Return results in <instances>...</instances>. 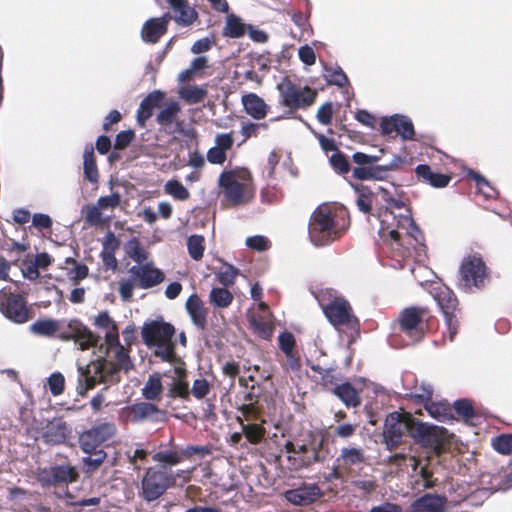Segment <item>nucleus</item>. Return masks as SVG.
<instances>
[{
	"label": "nucleus",
	"instance_id": "f257e3e1",
	"mask_svg": "<svg viewBox=\"0 0 512 512\" xmlns=\"http://www.w3.org/2000/svg\"><path fill=\"white\" fill-rule=\"evenodd\" d=\"M325 317L337 330L357 322L350 303L332 288L320 289L314 293Z\"/></svg>",
	"mask_w": 512,
	"mask_h": 512
},
{
	"label": "nucleus",
	"instance_id": "f03ea898",
	"mask_svg": "<svg viewBox=\"0 0 512 512\" xmlns=\"http://www.w3.org/2000/svg\"><path fill=\"white\" fill-rule=\"evenodd\" d=\"M343 232L344 228L336 222L329 207L320 206L311 215L308 234L314 246L329 245L337 240Z\"/></svg>",
	"mask_w": 512,
	"mask_h": 512
},
{
	"label": "nucleus",
	"instance_id": "7ed1b4c3",
	"mask_svg": "<svg viewBox=\"0 0 512 512\" xmlns=\"http://www.w3.org/2000/svg\"><path fill=\"white\" fill-rule=\"evenodd\" d=\"M119 371L113 361L99 357L86 366H78V381L80 384H85L86 391L92 389L97 383L117 382Z\"/></svg>",
	"mask_w": 512,
	"mask_h": 512
},
{
	"label": "nucleus",
	"instance_id": "20e7f679",
	"mask_svg": "<svg viewBox=\"0 0 512 512\" xmlns=\"http://www.w3.org/2000/svg\"><path fill=\"white\" fill-rule=\"evenodd\" d=\"M459 286L466 292L483 288L488 279V268L481 255L474 253L464 257L459 267Z\"/></svg>",
	"mask_w": 512,
	"mask_h": 512
},
{
	"label": "nucleus",
	"instance_id": "39448f33",
	"mask_svg": "<svg viewBox=\"0 0 512 512\" xmlns=\"http://www.w3.org/2000/svg\"><path fill=\"white\" fill-rule=\"evenodd\" d=\"M176 482L175 475L163 466L161 469L148 468L141 482V495L151 502L162 496Z\"/></svg>",
	"mask_w": 512,
	"mask_h": 512
},
{
	"label": "nucleus",
	"instance_id": "423d86ee",
	"mask_svg": "<svg viewBox=\"0 0 512 512\" xmlns=\"http://www.w3.org/2000/svg\"><path fill=\"white\" fill-rule=\"evenodd\" d=\"M280 95V103L290 109H305L311 106L316 98V91L308 86H296L287 77L277 84Z\"/></svg>",
	"mask_w": 512,
	"mask_h": 512
},
{
	"label": "nucleus",
	"instance_id": "0eeeda50",
	"mask_svg": "<svg viewBox=\"0 0 512 512\" xmlns=\"http://www.w3.org/2000/svg\"><path fill=\"white\" fill-rule=\"evenodd\" d=\"M433 298L444 316V321L447 327V333H444V336H448L450 342H452L459 327L458 317L456 314L458 300L453 291L446 286L435 287L433 289Z\"/></svg>",
	"mask_w": 512,
	"mask_h": 512
},
{
	"label": "nucleus",
	"instance_id": "6e6552de",
	"mask_svg": "<svg viewBox=\"0 0 512 512\" xmlns=\"http://www.w3.org/2000/svg\"><path fill=\"white\" fill-rule=\"evenodd\" d=\"M426 309L421 307H407L398 316L399 330L408 339L406 344H414L424 337V316Z\"/></svg>",
	"mask_w": 512,
	"mask_h": 512
},
{
	"label": "nucleus",
	"instance_id": "1a4fd4ad",
	"mask_svg": "<svg viewBox=\"0 0 512 512\" xmlns=\"http://www.w3.org/2000/svg\"><path fill=\"white\" fill-rule=\"evenodd\" d=\"M61 327L58 337L64 341L74 340L80 350H87L97 344V338L81 321L71 319L60 320Z\"/></svg>",
	"mask_w": 512,
	"mask_h": 512
},
{
	"label": "nucleus",
	"instance_id": "9d476101",
	"mask_svg": "<svg viewBox=\"0 0 512 512\" xmlns=\"http://www.w3.org/2000/svg\"><path fill=\"white\" fill-rule=\"evenodd\" d=\"M77 469L70 464H56L41 469L38 480L42 486H67L78 478Z\"/></svg>",
	"mask_w": 512,
	"mask_h": 512
},
{
	"label": "nucleus",
	"instance_id": "9b49d317",
	"mask_svg": "<svg viewBox=\"0 0 512 512\" xmlns=\"http://www.w3.org/2000/svg\"><path fill=\"white\" fill-rule=\"evenodd\" d=\"M72 431V426L63 418H53L41 428L40 439L49 446L68 445Z\"/></svg>",
	"mask_w": 512,
	"mask_h": 512
},
{
	"label": "nucleus",
	"instance_id": "f8f14e48",
	"mask_svg": "<svg viewBox=\"0 0 512 512\" xmlns=\"http://www.w3.org/2000/svg\"><path fill=\"white\" fill-rule=\"evenodd\" d=\"M0 311L14 323L22 324L29 319V310L23 296L0 291Z\"/></svg>",
	"mask_w": 512,
	"mask_h": 512
},
{
	"label": "nucleus",
	"instance_id": "ddd939ff",
	"mask_svg": "<svg viewBox=\"0 0 512 512\" xmlns=\"http://www.w3.org/2000/svg\"><path fill=\"white\" fill-rule=\"evenodd\" d=\"M405 163V158L395 155L392 160L383 165L364 167H354L352 175L355 179L360 181H385L393 171H397Z\"/></svg>",
	"mask_w": 512,
	"mask_h": 512
},
{
	"label": "nucleus",
	"instance_id": "4468645a",
	"mask_svg": "<svg viewBox=\"0 0 512 512\" xmlns=\"http://www.w3.org/2000/svg\"><path fill=\"white\" fill-rule=\"evenodd\" d=\"M116 433V426L111 422H104L93 426L83 432L79 437V444L84 453H89L109 440Z\"/></svg>",
	"mask_w": 512,
	"mask_h": 512
},
{
	"label": "nucleus",
	"instance_id": "2eb2a0df",
	"mask_svg": "<svg viewBox=\"0 0 512 512\" xmlns=\"http://www.w3.org/2000/svg\"><path fill=\"white\" fill-rule=\"evenodd\" d=\"M123 415L126 421L134 424L144 421L157 423L165 420V412L150 402H138L129 405L123 409Z\"/></svg>",
	"mask_w": 512,
	"mask_h": 512
},
{
	"label": "nucleus",
	"instance_id": "dca6fc26",
	"mask_svg": "<svg viewBox=\"0 0 512 512\" xmlns=\"http://www.w3.org/2000/svg\"><path fill=\"white\" fill-rule=\"evenodd\" d=\"M129 276L136 282V287L140 289H150L165 279V274L156 268L153 263L133 265L128 270Z\"/></svg>",
	"mask_w": 512,
	"mask_h": 512
},
{
	"label": "nucleus",
	"instance_id": "f3484780",
	"mask_svg": "<svg viewBox=\"0 0 512 512\" xmlns=\"http://www.w3.org/2000/svg\"><path fill=\"white\" fill-rule=\"evenodd\" d=\"M380 129L383 135H389L395 131L403 141L413 140L415 136L411 119L401 114H394L389 118L384 117L381 120Z\"/></svg>",
	"mask_w": 512,
	"mask_h": 512
},
{
	"label": "nucleus",
	"instance_id": "a211bd4d",
	"mask_svg": "<svg viewBox=\"0 0 512 512\" xmlns=\"http://www.w3.org/2000/svg\"><path fill=\"white\" fill-rule=\"evenodd\" d=\"M175 333L173 325L166 322L152 321L145 324L141 335L145 344L152 347L154 344L170 343Z\"/></svg>",
	"mask_w": 512,
	"mask_h": 512
},
{
	"label": "nucleus",
	"instance_id": "6ab92c4d",
	"mask_svg": "<svg viewBox=\"0 0 512 512\" xmlns=\"http://www.w3.org/2000/svg\"><path fill=\"white\" fill-rule=\"evenodd\" d=\"M404 429L408 430V424L402 421L400 413L392 412L386 417L383 440L387 450L392 451L402 442Z\"/></svg>",
	"mask_w": 512,
	"mask_h": 512
},
{
	"label": "nucleus",
	"instance_id": "aec40b11",
	"mask_svg": "<svg viewBox=\"0 0 512 512\" xmlns=\"http://www.w3.org/2000/svg\"><path fill=\"white\" fill-rule=\"evenodd\" d=\"M322 496L320 487L315 483H304L301 486L287 490L286 500L296 506H307Z\"/></svg>",
	"mask_w": 512,
	"mask_h": 512
},
{
	"label": "nucleus",
	"instance_id": "412c9836",
	"mask_svg": "<svg viewBox=\"0 0 512 512\" xmlns=\"http://www.w3.org/2000/svg\"><path fill=\"white\" fill-rule=\"evenodd\" d=\"M218 184L224 189L225 198L233 205L244 202L245 187L244 184L236 179L232 171H224L220 174Z\"/></svg>",
	"mask_w": 512,
	"mask_h": 512
},
{
	"label": "nucleus",
	"instance_id": "4be33fe9",
	"mask_svg": "<svg viewBox=\"0 0 512 512\" xmlns=\"http://www.w3.org/2000/svg\"><path fill=\"white\" fill-rule=\"evenodd\" d=\"M170 19L171 16L169 14L159 18L148 19L141 29L142 40L146 43H157L166 33Z\"/></svg>",
	"mask_w": 512,
	"mask_h": 512
},
{
	"label": "nucleus",
	"instance_id": "5701e85b",
	"mask_svg": "<svg viewBox=\"0 0 512 512\" xmlns=\"http://www.w3.org/2000/svg\"><path fill=\"white\" fill-rule=\"evenodd\" d=\"M174 12L173 19L183 27L192 25L198 18L197 11L189 5L188 0H166Z\"/></svg>",
	"mask_w": 512,
	"mask_h": 512
},
{
	"label": "nucleus",
	"instance_id": "b1692460",
	"mask_svg": "<svg viewBox=\"0 0 512 512\" xmlns=\"http://www.w3.org/2000/svg\"><path fill=\"white\" fill-rule=\"evenodd\" d=\"M164 93L160 90L150 92L140 103L137 110V123L143 127L146 121L153 115L155 108L159 107Z\"/></svg>",
	"mask_w": 512,
	"mask_h": 512
},
{
	"label": "nucleus",
	"instance_id": "393cba45",
	"mask_svg": "<svg viewBox=\"0 0 512 512\" xmlns=\"http://www.w3.org/2000/svg\"><path fill=\"white\" fill-rule=\"evenodd\" d=\"M185 307L192 323L198 329L204 330L207 325V310L203 301L196 294H192L188 297Z\"/></svg>",
	"mask_w": 512,
	"mask_h": 512
},
{
	"label": "nucleus",
	"instance_id": "a878e982",
	"mask_svg": "<svg viewBox=\"0 0 512 512\" xmlns=\"http://www.w3.org/2000/svg\"><path fill=\"white\" fill-rule=\"evenodd\" d=\"M245 112L256 120H261L268 113V105L264 99L255 93H248L242 97Z\"/></svg>",
	"mask_w": 512,
	"mask_h": 512
},
{
	"label": "nucleus",
	"instance_id": "bb28decb",
	"mask_svg": "<svg viewBox=\"0 0 512 512\" xmlns=\"http://www.w3.org/2000/svg\"><path fill=\"white\" fill-rule=\"evenodd\" d=\"M415 173L419 179L434 188H444L448 186L451 180L449 175L433 172L427 164L417 165Z\"/></svg>",
	"mask_w": 512,
	"mask_h": 512
},
{
	"label": "nucleus",
	"instance_id": "cd10ccee",
	"mask_svg": "<svg viewBox=\"0 0 512 512\" xmlns=\"http://www.w3.org/2000/svg\"><path fill=\"white\" fill-rule=\"evenodd\" d=\"M446 498L440 495L425 494L412 504L415 512H443Z\"/></svg>",
	"mask_w": 512,
	"mask_h": 512
},
{
	"label": "nucleus",
	"instance_id": "c85d7f7f",
	"mask_svg": "<svg viewBox=\"0 0 512 512\" xmlns=\"http://www.w3.org/2000/svg\"><path fill=\"white\" fill-rule=\"evenodd\" d=\"M408 431L415 442L425 447L431 446L436 440L434 427L426 423L413 422L412 425H408Z\"/></svg>",
	"mask_w": 512,
	"mask_h": 512
},
{
	"label": "nucleus",
	"instance_id": "c756f323",
	"mask_svg": "<svg viewBox=\"0 0 512 512\" xmlns=\"http://www.w3.org/2000/svg\"><path fill=\"white\" fill-rule=\"evenodd\" d=\"M333 393L346 407H357L361 403L357 390L349 382L336 385L333 389Z\"/></svg>",
	"mask_w": 512,
	"mask_h": 512
},
{
	"label": "nucleus",
	"instance_id": "7c9ffc66",
	"mask_svg": "<svg viewBox=\"0 0 512 512\" xmlns=\"http://www.w3.org/2000/svg\"><path fill=\"white\" fill-rule=\"evenodd\" d=\"M83 170L85 178L96 184L99 179V172L94 155V147L91 143H87L83 152Z\"/></svg>",
	"mask_w": 512,
	"mask_h": 512
},
{
	"label": "nucleus",
	"instance_id": "2f4dec72",
	"mask_svg": "<svg viewBox=\"0 0 512 512\" xmlns=\"http://www.w3.org/2000/svg\"><path fill=\"white\" fill-rule=\"evenodd\" d=\"M60 327V320L42 319L30 325V332L37 336L52 337L55 334L58 335Z\"/></svg>",
	"mask_w": 512,
	"mask_h": 512
},
{
	"label": "nucleus",
	"instance_id": "473e14b6",
	"mask_svg": "<svg viewBox=\"0 0 512 512\" xmlns=\"http://www.w3.org/2000/svg\"><path fill=\"white\" fill-rule=\"evenodd\" d=\"M323 77L330 85L343 87L348 83V77L343 69L338 65L323 64Z\"/></svg>",
	"mask_w": 512,
	"mask_h": 512
},
{
	"label": "nucleus",
	"instance_id": "72a5a7b5",
	"mask_svg": "<svg viewBox=\"0 0 512 512\" xmlns=\"http://www.w3.org/2000/svg\"><path fill=\"white\" fill-rule=\"evenodd\" d=\"M337 461L345 466L358 465L365 461V454L361 448L344 447L341 449Z\"/></svg>",
	"mask_w": 512,
	"mask_h": 512
},
{
	"label": "nucleus",
	"instance_id": "f704fd0d",
	"mask_svg": "<svg viewBox=\"0 0 512 512\" xmlns=\"http://www.w3.org/2000/svg\"><path fill=\"white\" fill-rule=\"evenodd\" d=\"M241 431L252 444L259 443L265 436L266 430L262 424L244 423L241 417H237Z\"/></svg>",
	"mask_w": 512,
	"mask_h": 512
},
{
	"label": "nucleus",
	"instance_id": "c9c22d12",
	"mask_svg": "<svg viewBox=\"0 0 512 512\" xmlns=\"http://www.w3.org/2000/svg\"><path fill=\"white\" fill-rule=\"evenodd\" d=\"M163 387L161 376L159 374H152L148 377L143 388L141 389L142 396L149 401L155 400L162 393Z\"/></svg>",
	"mask_w": 512,
	"mask_h": 512
},
{
	"label": "nucleus",
	"instance_id": "e433bc0d",
	"mask_svg": "<svg viewBox=\"0 0 512 512\" xmlns=\"http://www.w3.org/2000/svg\"><path fill=\"white\" fill-rule=\"evenodd\" d=\"M425 408L429 415L440 422H445L451 418V409L447 402H432L429 400L425 403Z\"/></svg>",
	"mask_w": 512,
	"mask_h": 512
},
{
	"label": "nucleus",
	"instance_id": "4c0bfd02",
	"mask_svg": "<svg viewBox=\"0 0 512 512\" xmlns=\"http://www.w3.org/2000/svg\"><path fill=\"white\" fill-rule=\"evenodd\" d=\"M233 294L223 287H214L210 291L209 300L215 308H227L233 301Z\"/></svg>",
	"mask_w": 512,
	"mask_h": 512
},
{
	"label": "nucleus",
	"instance_id": "58836bf2",
	"mask_svg": "<svg viewBox=\"0 0 512 512\" xmlns=\"http://www.w3.org/2000/svg\"><path fill=\"white\" fill-rule=\"evenodd\" d=\"M206 95V88L200 86H184L179 89V96L188 104L200 103Z\"/></svg>",
	"mask_w": 512,
	"mask_h": 512
},
{
	"label": "nucleus",
	"instance_id": "ea45409f",
	"mask_svg": "<svg viewBox=\"0 0 512 512\" xmlns=\"http://www.w3.org/2000/svg\"><path fill=\"white\" fill-rule=\"evenodd\" d=\"M180 104L177 101L169 102L157 115L156 121L161 126L172 124L180 112Z\"/></svg>",
	"mask_w": 512,
	"mask_h": 512
},
{
	"label": "nucleus",
	"instance_id": "a19ab883",
	"mask_svg": "<svg viewBox=\"0 0 512 512\" xmlns=\"http://www.w3.org/2000/svg\"><path fill=\"white\" fill-rule=\"evenodd\" d=\"M222 33L226 37L240 38L245 34V25L239 17L231 14L226 19Z\"/></svg>",
	"mask_w": 512,
	"mask_h": 512
},
{
	"label": "nucleus",
	"instance_id": "79ce46f5",
	"mask_svg": "<svg viewBox=\"0 0 512 512\" xmlns=\"http://www.w3.org/2000/svg\"><path fill=\"white\" fill-rule=\"evenodd\" d=\"M398 227L407 230V233L417 242L420 243L422 240V234L418 226L415 224L409 210L406 214H400L398 220Z\"/></svg>",
	"mask_w": 512,
	"mask_h": 512
},
{
	"label": "nucleus",
	"instance_id": "37998d69",
	"mask_svg": "<svg viewBox=\"0 0 512 512\" xmlns=\"http://www.w3.org/2000/svg\"><path fill=\"white\" fill-rule=\"evenodd\" d=\"M329 164L332 169L340 175H345L351 170L348 157L340 150H336V152L332 153L329 157Z\"/></svg>",
	"mask_w": 512,
	"mask_h": 512
},
{
	"label": "nucleus",
	"instance_id": "c03bdc74",
	"mask_svg": "<svg viewBox=\"0 0 512 512\" xmlns=\"http://www.w3.org/2000/svg\"><path fill=\"white\" fill-rule=\"evenodd\" d=\"M270 317L271 316L254 315L250 321L255 331L264 339H269L273 334V326Z\"/></svg>",
	"mask_w": 512,
	"mask_h": 512
},
{
	"label": "nucleus",
	"instance_id": "a18cd8bd",
	"mask_svg": "<svg viewBox=\"0 0 512 512\" xmlns=\"http://www.w3.org/2000/svg\"><path fill=\"white\" fill-rule=\"evenodd\" d=\"M125 252L138 265L142 264L147 259V253L136 237L131 238L125 244Z\"/></svg>",
	"mask_w": 512,
	"mask_h": 512
},
{
	"label": "nucleus",
	"instance_id": "49530a36",
	"mask_svg": "<svg viewBox=\"0 0 512 512\" xmlns=\"http://www.w3.org/2000/svg\"><path fill=\"white\" fill-rule=\"evenodd\" d=\"M164 191L179 201H185L190 196L188 189L177 180L167 181L164 185Z\"/></svg>",
	"mask_w": 512,
	"mask_h": 512
},
{
	"label": "nucleus",
	"instance_id": "de8ad7c7",
	"mask_svg": "<svg viewBox=\"0 0 512 512\" xmlns=\"http://www.w3.org/2000/svg\"><path fill=\"white\" fill-rule=\"evenodd\" d=\"M187 249L193 260H200L204 252V237L201 235H191L187 240Z\"/></svg>",
	"mask_w": 512,
	"mask_h": 512
},
{
	"label": "nucleus",
	"instance_id": "09e8293b",
	"mask_svg": "<svg viewBox=\"0 0 512 512\" xmlns=\"http://www.w3.org/2000/svg\"><path fill=\"white\" fill-rule=\"evenodd\" d=\"M383 150L379 151V154L369 155L363 152H355L352 155V161L356 164L355 167H371L378 165L377 163L381 160Z\"/></svg>",
	"mask_w": 512,
	"mask_h": 512
},
{
	"label": "nucleus",
	"instance_id": "8fccbe9b",
	"mask_svg": "<svg viewBox=\"0 0 512 512\" xmlns=\"http://www.w3.org/2000/svg\"><path fill=\"white\" fill-rule=\"evenodd\" d=\"M152 347H154V355L162 361L172 363L175 360V345L173 342L154 344Z\"/></svg>",
	"mask_w": 512,
	"mask_h": 512
},
{
	"label": "nucleus",
	"instance_id": "3c124183",
	"mask_svg": "<svg viewBox=\"0 0 512 512\" xmlns=\"http://www.w3.org/2000/svg\"><path fill=\"white\" fill-rule=\"evenodd\" d=\"M113 362L119 370H124L125 372L133 368L128 352L122 345H118V348L115 349Z\"/></svg>",
	"mask_w": 512,
	"mask_h": 512
},
{
	"label": "nucleus",
	"instance_id": "603ef678",
	"mask_svg": "<svg viewBox=\"0 0 512 512\" xmlns=\"http://www.w3.org/2000/svg\"><path fill=\"white\" fill-rule=\"evenodd\" d=\"M493 448L503 455L512 453V434H501L492 440Z\"/></svg>",
	"mask_w": 512,
	"mask_h": 512
},
{
	"label": "nucleus",
	"instance_id": "864d4df0",
	"mask_svg": "<svg viewBox=\"0 0 512 512\" xmlns=\"http://www.w3.org/2000/svg\"><path fill=\"white\" fill-rule=\"evenodd\" d=\"M87 454L88 456L83 458V462L86 465L88 471H92L98 468L106 458V453L104 450L99 448H96Z\"/></svg>",
	"mask_w": 512,
	"mask_h": 512
},
{
	"label": "nucleus",
	"instance_id": "5fc2aeb1",
	"mask_svg": "<svg viewBox=\"0 0 512 512\" xmlns=\"http://www.w3.org/2000/svg\"><path fill=\"white\" fill-rule=\"evenodd\" d=\"M238 270L230 264L223 265L216 273L217 280L224 286L234 283Z\"/></svg>",
	"mask_w": 512,
	"mask_h": 512
},
{
	"label": "nucleus",
	"instance_id": "6e6d98bb",
	"mask_svg": "<svg viewBox=\"0 0 512 512\" xmlns=\"http://www.w3.org/2000/svg\"><path fill=\"white\" fill-rule=\"evenodd\" d=\"M153 460L162 464L177 465L182 457L177 451H160L153 455Z\"/></svg>",
	"mask_w": 512,
	"mask_h": 512
},
{
	"label": "nucleus",
	"instance_id": "4d7b16f0",
	"mask_svg": "<svg viewBox=\"0 0 512 512\" xmlns=\"http://www.w3.org/2000/svg\"><path fill=\"white\" fill-rule=\"evenodd\" d=\"M456 413L462 416L466 421L472 419L475 415L472 402L468 399H458L454 402Z\"/></svg>",
	"mask_w": 512,
	"mask_h": 512
},
{
	"label": "nucleus",
	"instance_id": "13d9d810",
	"mask_svg": "<svg viewBox=\"0 0 512 512\" xmlns=\"http://www.w3.org/2000/svg\"><path fill=\"white\" fill-rule=\"evenodd\" d=\"M245 244L250 249L258 252L266 251L270 248V241L263 235H254L246 238Z\"/></svg>",
	"mask_w": 512,
	"mask_h": 512
},
{
	"label": "nucleus",
	"instance_id": "bf43d9fd",
	"mask_svg": "<svg viewBox=\"0 0 512 512\" xmlns=\"http://www.w3.org/2000/svg\"><path fill=\"white\" fill-rule=\"evenodd\" d=\"M468 175L475 180L477 188L479 190H482V188H484V187H487L490 189V192H484L485 198L492 199L497 196V191L495 190V188H493L491 186L489 181L484 176L480 175L479 173H477L473 170H469Z\"/></svg>",
	"mask_w": 512,
	"mask_h": 512
},
{
	"label": "nucleus",
	"instance_id": "052dcab7",
	"mask_svg": "<svg viewBox=\"0 0 512 512\" xmlns=\"http://www.w3.org/2000/svg\"><path fill=\"white\" fill-rule=\"evenodd\" d=\"M65 385L64 376L60 372L52 373L48 378V387L53 396L63 393Z\"/></svg>",
	"mask_w": 512,
	"mask_h": 512
},
{
	"label": "nucleus",
	"instance_id": "680f3d73",
	"mask_svg": "<svg viewBox=\"0 0 512 512\" xmlns=\"http://www.w3.org/2000/svg\"><path fill=\"white\" fill-rule=\"evenodd\" d=\"M295 344V337L291 332L284 331L278 336L279 348L285 356H289V353L293 352Z\"/></svg>",
	"mask_w": 512,
	"mask_h": 512
},
{
	"label": "nucleus",
	"instance_id": "e2e57ef3",
	"mask_svg": "<svg viewBox=\"0 0 512 512\" xmlns=\"http://www.w3.org/2000/svg\"><path fill=\"white\" fill-rule=\"evenodd\" d=\"M120 247V240L112 231H108L102 241V250L100 253L115 254Z\"/></svg>",
	"mask_w": 512,
	"mask_h": 512
},
{
	"label": "nucleus",
	"instance_id": "0e129e2a",
	"mask_svg": "<svg viewBox=\"0 0 512 512\" xmlns=\"http://www.w3.org/2000/svg\"><path fill=\"white\" fill-rule=\"evenodd\" d=\"M333 116V103L325 102L321 105L316 113L317 121L322 125H329Z\"/></svg>",
	"mask_w": 512,
	"mask_h": 512
},
{
	"label": "nucleus",
	"instance_id": "69168bd1",
	"mask_svg": "<svg viewBox=\"0 0 512 512\" xmlns=\"http://www.w3.org/2000/svg\"><path fill=\"white\" fill-rule=\"evenodd\" d=\"M322 445H323V440H320L318 444H314L312 447V454L308 455V453H307L306 456H303L301 458L302 465L310 466L313 463L323 462L325 457L320 452Z\"/></svg>",
	"mask_w": 512,
	"mask_h": 512
},
{
	"label": "nucleus",
	"instance_id": "338daca9",
	"mask_svg": "<svg viewBox=\"0 0 512 512\" xmlns=\"http://www.w3.org/2000/svg\"><path fill=\"white\" fill-rule=\"evenodd\" d=\"M196 399H203L210 392V384L205 378L194 380L191 390Z\"/></svg>",
	"mask_w": 512,
	"mask_h": 512
},
{
	"label": "nucleus",
	"instance_id": "774afa93",
	"mask_svg": "<svg viewBox=\"0 0 512 512\" xmlns=\"http://www.w3.org/2000/svg\"><path fill=\"white\" fill-rule=\"evenodd\" d=\"M121 196L118 192H114L108 196H101L97 200V204L101 209L116 208L120 205Z\"/></svg>",
	"mask_w": 512,
	"mask_h": 512
}]
</instances>
